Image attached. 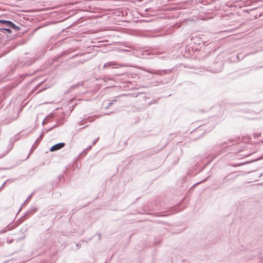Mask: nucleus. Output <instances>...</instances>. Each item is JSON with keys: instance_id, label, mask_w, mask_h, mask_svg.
<instances>
[{"instance_id": "nucleus-1", "label": "nucleus", "mask_w": 263, "mask_h": 263, "mask_svg": "<svg viewBox=\"0 0 263 263\" xmlns=\"http://www.w3.org/2000/svg\"><path fill=\"white\" fill-rule=\"evenodd\" d=\"M0 24L3 25L2 28L9 27L15 31H18L20 29L18 26H16L15 24L10 21L0 20Z\"/></svg>"}, {"instance_id": "nucleus-2", "label": "nucleus", "mask_w": 263, "mask_h": 263, "mask_svg": "<svg viewBox=\"0 0 263 263\" xmlns=\"http://www.w3.org/2000/svg\"><path fill=\"white\" fill-rule=\"evenodd\" d=\"M19 115V112H17V111H15L14 113V115L12 116H9L8 118H6L3 121V124L5 125H8L11 122H12L13 121H15L16 120V119L18 118Z\"/></svg>"}, {"instance_id": "nucleus-3", "label": "nucleus", "mask_w": 263, "mask_h": 263, "mask_svg": "<svg viewBox=\"0 0 263 263\" xmlns=\"http://www.w3.org/2000/svg\"><path fill=\"white\" fill-rule=\"evenodd\" d=\"M124 66V65L123 64H119L116 62L111 61V62H109L105 63L104 64L103 68H109L110 67H114V66H115L116 68H118V67H123Z\"/></svg>"}, {"instance_id": "nucleus-4", "label": "nucleus", "mask_w": 263, "mask_h": 263, "mask_svg": "<svg viewBox=\"0 0 263 263\" xmlns=\"http://www.w3.org/2000/svg\"><path fill=\"white\" fill-rule=\"evenodd\" d=\"M147 72L152 73L155 74L159 76H162L163 74L167 73L166 70H155V69H149L146 70Z\"/></svg>"}, {"instance_id": "nucleus-5", "label": "nucleus", "mask_w": 263, "mask_h": 263, "mask_svg": "<svg viewBox=\"0 0 263 263\" xmlns=\"http://www.w3.org/2000/svg\"><path fill=\"white\" fill-rule=\"evenodd\" d=\"M65 144L63 142H60L57 144H54L52 146L50 149V152H54L58 151L59 149H61L65 146Z\"/></svg>"}, {"instance_id": "nucleus-6", "label": "nucleus", "mask_w": 263, "mask_h": 263, "mask_svg": "<svg viewBox=\"0 0 263 263\" xmlns=\"http://www.w3.org/2000/svg\"><path fill=\"white\" fill-rule=\"evenodd\" d=\"M87 120L89 122H91L92 121H93L94 120V117H89L87 119H86L85 120L81 121L79 122V125H82L84 124L85 123H86L87 122Z\"/></svg>"}, {"instance_id": "nucleus-7", "label": "nucleus", "mask_w": 263, "mask_h": 263, "mask_svg": "<svg viewBox=\"0 0 263 263\" xmlns=\"http://www.w3.org/2000/svg\"><path fill=\"white\" fill-rule=\"evenodd\" d=\"M11 28H9V27H7V28H0V32H5V31H6L8 33H11L12 31L11 30Z\"/></svg>"}, {"instance_id": "nucleus-8", "label": "nucleus", "mask_w": 263, "mask_h": 263, "mask_svg": "<svg viewBox=\"0 0 263 263\" xmlns=\"http://www.w3.org/2000/svg\"><path fill=\"white\" fill-rule=\"evenodd\" d=\"M233 141H234V140L233 139H231V140H229L228 142L227 141H224L223 143H218L217 145V146L222 147L224 144H228L229 143L233 142Z\"/></svg>"}, {"instance_id": "nucleus-9", "label": "nucleus", "mask_w": 263, "mask_h": 263, "mask_svg": "<svg viewBox=\"0 0 263 263\" xmlns=\"http://www.w3.org/2000/svg\"><path fill=\"white\" fill-rule=\"evenodd\" d=\"M224 152H226L225 148L221 149V150L219 151L217 153H214L213 154V155L215 157H216L220 155L221 154H222L223 152H224Z\"/></svg>"}, {"instance_id": "nucleus-10", "label": "nucleus", "mask_w": 263, "mask_h": 263, "mask_svg": "<svg viewBox=\"0 0 263 263\" xmlns=\"http://www.w3.org/2000/svg\"><path fill=\"white\" fill-rule=\"evenodd\" d=\"M44 136V133H42L41 135L40 136L39 138H38L36 140V142H35V143H39L41 140L43 138Z\"/></svg>"}, {"instance_id": "nucleus-11", "label": "nucleus", "mask_w": 263, "mask_h": 263, "mask_svg": "<svg viewBox=\"0 0 263 263\" xmlns=\"http://www.w3.org/2000/svg\"><path fill=\"white\" fill-rule=\"evenodd\" d=\"M113 104V102H109L107 105L105 107V108L106 109H108L110 106H111Z\"/></svg>"}, {"instance_id": "nucleus-12", "label": "nucleus", "mask_w": 263, "mask_h": 263, "mask_svg": "<svg viewBox=\"0 0 263 263\" xmlns=\"http://www.w3.org/2000/svg\"><path fill=\"white\" fill-rule=\"evenodd\" d=\"M78 86H79V84H78V85H73V86H71L69 88V90L71 91L72 89H74V88H77Z\"/></svg>"}, {"instance_id": "nucleus-13", "label": "nucleus", "mask_w": 263, "mask_h": 263, "mask_svg": "<svg viewBox=\"0 0 263 263\" xmlns=\"http://www.w3.org/2000/svg\"><path fill=\"white\" fill-rule=\"evenodd\" d=\"M34 192H33L30 195H29V196L28 197V198H27V200H30L31 197H32L33 195L34 194Z\"/></svg>"}, {"instance_id": "nucleus-14", "label": "nucleus", "mask_w": 263, "mask_h": 263, "mask_svg": "<svg viewBox=\"0 0 263 263\" xmlns=\"http://www.w3.org/2000/svg\"><path fill=\"white\" fill-rule=\"evenodd\" d=\"M52 117H53V116L51 115H49V116L47 117L46 119L47 120V121H49L50 119L52 118Z\"/></svg>"}, {"instance_id": "nucleus-15", "label": "nucleus", "mask_w": 263, "mask_h": 263, "mask_svg": "<svg viewBox=\"0 0 263 263\" xmlns=\"http://www.w3.org/2000/svg\"><path fill=\"white\" fill-rule=\"evenodd\" d=\"M99 138V137H98V138H97V139H96L95 140V141L92 142V145H94L96 144V143L97 142V141L98 140Z\"/></svg>"}, {"instance_id": "nucleus-16", "label": "nucleus", "mask_w": 263, "mask_h": 263, "mask_svg": "<svg viewBox=\"0 0 263 263\" xmlns=\"http://www.w3.org/2000/svg\"><path fill=\"white\" fill-rule=\"evenodd\" d=\"M91 145L89 146L87 148L85 149L84 151H83V153H85V152L87 151V149L91 147Z\"/></svg>"}, {"instance_id": "nucleus-17", "label": "nucleus", "mask_w": 263, "mask_h": 263, "mask_svg": "<svg viewBox=\"0 0 263 263\" xmlns=\"http://www.w3.org/2000/svg\"><path fill=\"white\" fill-rule=\"evenodd\" d=\"M57 124H55V125H54V126H53L52 127H51V128L49 129V130H51V129H53V128H54V127H57Z\"/></svg>"}, {"instance_id": "nucleus-18", "label": "nucleus", "mask_w": 263, "mask_h": 263, "mask_svg": "<svg viewBox=\"0 0 263 263\" xmlns=\"http://www.w3.org/2000/svg\"><path fill=\"white\" fill-rule=\"evenodd\" d=\"M76 246H77V247L78 248H79L80 247V246H81V244H80V243H77V244L76 245Z\"/></svg>"}, {"instance_id": "nucleus-19", "label": "nucleus", "mask_w": 263, "mask_h": 263, "mask_svg": "<svg viewBox=\"0 0 263 263\" xmlns=\"http://www.w3.org/2000/svg\"><path fill=\"white\" fill-rule=\"evenodd\" d=\"M12 146H13V143H12V144H11V145H10V149H9V151H10V149H11V148H12Z\"/></svg>"}, {"instance_id": "nucleus-20", "label": "nucleus", "mask_w": 263, "mask_h": 263, "mask_svg": "<svg viewBox=\"0 0 263 263\" xmlns=\"http://www.w3.org/2000/svg\"><path fill=\"white\" fill-rule=\"evenodd\" d=\"M220 70H221V69H219L218 70H216L214 72H217L220 71Z\"/></svg>"}, {"instance_id": "nucleus-21", "label": "nucleus", "mask_w": 263, "mask_h": 263, "mask_svg": "<svg viewBox=\"0 0 263 263\" xmlns=\"http://www.w3.org/2000/svg\"><path fill=\"white\" fill-rule=\"evenodd\" d=\"M45 119H44V121H43L42 124H45Z\"/></svg>"}, {"instance_id": "nucleus-22", "label": "nucleus", "mask_w": 263, "mask_h": 263, "mask_svg": "<svg viewBox=\"0 0 263 263\" xmlns=\"http://www.w3.org/2000/svg\"><path fill=\"white\" fill-rule=\"evenodd\" d=\"M99 237L100 239V238H101V234H99Z\"/></svg>"}, {"instance_id": "nucleus-23", "label": "nucleus", "mask_w": 263, "mask_h": 263, "mask_svg": "<svg viewBox=\"0 0 263 263\" xmlns=\"http://www.w3.org/2000/svg\"><path fill=\"white\" fill-rule=\"evenodd\" d=\"M263 176V173H262V174H261L260 175L259 177H261V176Z\"/></svg>"}, {"instance_id": "nucleus-24", "label": "nucleus", "mask_w": 263, "mask_h": 263, "mask_svg": "<svg viewBox=\"0 0 263 263\" xmlns=\"http://www.w3.org/2000/svg\"><path fill=\"white\" fill-rule=\"evenodd\" d=\"M6 155V154H4L2 155V156L1 157H3L4 156H5Z\"/></svg>"}, {"instance_id": "nucleus-25", "label": "nucleus", "mask_w": 263, "mask_h": 263, "mask_svg": "<svg viewBox=\"0 0 263 263\" xmlns=\"http://www.w3.org/2000/svg\"><path fill=\"white\" fill-rule=\"evenodd\" d=\"M1 40V37L0 36V41Z\"/></svg>"}]
</instances>
